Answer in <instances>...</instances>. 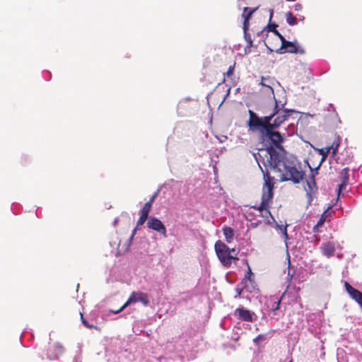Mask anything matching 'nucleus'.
I'll use <instances>...</instances> for the list:
<instances>
[{
  "mask_svg": "<svg viewBox=\"0 0 362 362\" xmlns=\"http://www.w3.org/2000/svg\"><path fill=\"white\" fill-rule=\"evenodd\" d=\"M248 112L250 118L247 126L252 132L259 133V140L263 146L259 149L260 153L253 154L258 165L262 162L267 168L264 157L269 156L267 162L272 169L281 173V181L300 183L303 180L304 172L301 170L300 164L297 167L298 160L296 158L286 156V151L282 146L286 138L294 133L295 125L290 124L287 129H284V132H281L277 130L278 129L261 124L259 115L252 110H249Z\"/></svg>",
  "mask_w": 362,
  "mask_h": 362,
  "instance_id": "obj_1",
  "label": "nucleus"
},
{
  "mask_svg": "<svg viewBox=\"0 0 362 362\" xmlns=\"http://www.w3.org/2000/svg\"><path fill=\"white\" fill-rule=\"evenodd\" d=\"M274 101L275 105L272 112L264 117H259V121L264 125L279 129L285 121H287L290 117L298 113V112L292 109L285 108L286 103H281L280 100H277L275 98Z\"/></svg>",
  "mask_w": 362,
  "mask_h": 362,
  "instance_id": "obj_2",
  "label": "nucleus"
},
{
  "mask_svg": "<svg viewBox=\"0 0 362 362\" xmlns=\"http://www.w3.org/2000/svg\"><path fill=\"white\" fill-rule=\"evenodd\" d=\"M259 167L263 174L264 183L262 189V202L258 209L259 213H261L262 210L265 209L267 213L271 214L267 210V208L269 207V202L272 199L274 195V184L272 183L273 177L270 176L267 170H264L260 165Z\"/></svg>",
  "mask_w": 362,
  "mask_h": 362,
  "instance_id": "obj_3",
  "label": "nucleus"
},
{
  "mask_svg": "<svg viewBox=\"0 0 362 362\" xmlns=\"http://www.w3.org/2000/svg\"><path fill=\"white\" fill-rule=\"evenodd\" d=\"M141 303L144 306L149 305L148 295L141 291H134L129 296L127 301L118 310H109L108 312L112 314H118L122 312L126 307L132 303Z\"/></svg>",
  "mask_w": 362,
  "mask_h": 362,
  "instance_id": "obj_4",
  "label": "nucleus"
},
{
  "mask_svg": "<svg viewBox=\"0 0 362 362\" xmlns=\"http://www.w3.org/2000/svg\"><path fill=\"white\" fill-rule=\"evenodd\" d=\"M216 253L221 261V262L226 267L231 264V261L233 259L230 255V248L223 242L218 240L215 244Z\"/></svg>",
  "mask_w": 362,
  "mask_h": 362,
  "instance_id": "obj_5",
  "label": "nucleus"
},
{
  "mask_svg": "<svg viewBox=\"0 0 362 362\" xmlns=\"http://www.w3.org/2000/svg\"><path fill=\"white\" fill-rule=\"evenodd\" d=\"M277 54H282L285 53L291 54H305V49L300 46L298 41L293 42L284 40L281 47L275 51Z\"/></svg>",
  "mask_w": 362,
  "mask_h": 362,
  "instance_id": "obj_6",
  "label": "nucleus"
},
{
  "mask_svg": "<svg viewBox=\"0 0 362 362\" xmlns=\"http://www.w3.org/2000/svg\"><path fill=\"white\" fill-rule=\"evenodd\" d=\"M234 316L242 321L250 322L256 321L257 318L255 313L251 312L243 306H240L235 310Z\"/></svg>",
  "mask_w": 362,
  "mask_h": 362,
  "instance_id": "obj_7",
  "label": "nucleus"
},
{
  "mask_svg": "<svg viewBox=\"0 0 362 362\" xmlns=\"http://www.w3.org/2000/svg\"><path fill=\"white\" fill-rule=\"evenodd\" d=\"M146 224L149 229L159 233L165 238L168 236L167 230L165 225L158 218L153 216H150Z\"/></svg>",
  "mask_w": 362,
  "mask_h": 362,
  "instance_id": "obj_8",
  "label": "nucleus"
},
{
  "mask_svg": "<svg viewBox=\"0 0 362 362\" xmlns=\"http://www.w3.org/2000/svg\"><path fill=\"white\" fill-rule=\"evenodd\" d=\"M344 287L349 296L354 300L362 309V292L354 288L347 281L344 282Z\"/></svg>",
  "mask_w": 362,
  "mask_h": 362,
  "instance_id": "obj_9",
  "label": "nucleus"
},
{
  "mask_svg": "<svg viewBox=\"0 0 362 362\" xmlns=\"http://www.w3.org/2000/svg\"><path fill=\"white\" fill-rule=\"evenodd\" d=\"M306 185L307 187H305V189L308 202L310 204L313 201V194H315L317 191L315 179H313V175L308 177V178L306 180Z\"/></svg>",
  "mask_w": 362,
  "mask_h": 362,
  "instance_id": "obj_10",
  "label": "nucleus"
},
{
  "mask_svg": "<svg viewBox=\"0 0 362 362\" xmlns=\"http://www.w3.org/2000/svg\"><path fill=\"white\" fill-rule=\"evenodd\" d=\"M63 351V346L60 344L56 343L53 346L49 347L47 354V358L49 360L57 359Z\"/></svg>",
  "mask_w": 362,
  "mask_h": 362,
  "instance_id": "obj_11",
  "label": "nucleus"
},
{
  "mask_svg": "<svg viewBox=\"0 0 362 362\" xmlns=\"http://www.w3.org/2000/svg\"><path fill=\"white\" fill-rule=\"evenodd\" d=\"M281 298L282 296L280 298L276 296H271L269 299L267 300V303L265 304L268 309V311L275 312L277 310H279Z\"/></svg>",
  "mask_w": 362,
  "mask_h": 362,
  "instance_id": "obj_12",
  "label": "nucleus"
},
{
  "mask_svg": "<svg viewBox=\"0 0 362 362\" xmlns=\"http://www.w3.org/2000/svg\"><path fill=\"white\" fill-rule=\"evenodd\" d=\"M341 183L339 185L338 194L346 186L349 180V168H344L341 172Z\"/></svg>",
  "mask_w": 362,
  "mask_h": 362,
  "instance_id": "obj_13",
  "label": "nucleus"
},
{
  "mask_svg": "<svg viewBox=\"0 0 362 362\" xmlns=\"http://www.w3.org/2000/svg\"><path fill=\"white\" fill-rule=\"evenodd\" d=\"M322 250L323 255L329 257L334 255L335 252V245L334 243L332 242H328L322 245Z\"/></svg>",
  "mask_w": 362,
  "mask_h": 362,
  "instance_id": "obj_14",
  "label": "nucleus"
},
{
  "mask_svg": "<svg viewBox=\"0 0 362 362\" xmlns=\"http://www.w3.org/2000/svg\"><path fill=\"white\" fill-rule=\"evenodd\" d=\"M223 235L226 238V240L230 243L234 238V230L229 226H224L223 228Z\"/></svg>",
  "mask_w": 362,
  "mask_h": 362,
  "instance_id": "obj_15",
  "label": "nucleus"
},
{
  "mask_svg": "<svg viewBox=\"0 0 362 362\" xmlns=\"http://www.w3.org/2000/svg\"><path fill=\"white\" fill-rule=\"evenodd\" d=\"M256 10L257 8H250L248 7H245L243 8V13L242 15L243 19L250 20L252 14L255 13Z\"/></svg>",
  "mask_w": 362,
  "mask_h": 362,
  "instance_id": "obj_16",
  "label": "nucleus"
},
{
  "mask_svg": "<svg viewBox=\"0 0 362 362\" xmlns=\"http://www.w3.org/2000/svg\"><path fill=\"white\" fill-rule=\"evenodd\" d=\"M273 10H270V15H269V24L267 25V26L265 28V29H267V32H272L273 33V30H276V28L278 26V25L273 22L272 23L271 21H272V18L273 17Z\"/></svg>",
  "mask_w": 362,
  "mask_h": 362,
  "instance_id": "obj_17",
  "label": "nucleus"
},
{
  "mask_svg": "<svg viewBox=\"0 0 362 362\" xmlns=\"http://www.w3.org/2000/svg\"><path fill=\"white\" fill-rule=\"evenodd\" d=\"M286 20L287 23L291 26L296 25L298 23L297 18L293 16L291 12L286 13Z\"/></svg>",
  "mask_w": 362,
  "mask_h": 362,
  "instance_id": "obj_18",
  "label": "nucleus"
},
{
  "mask_svg": "<svg viewBox=\"0 0 362 362\" xmlns=\"http://www.w3.org/2000/svg\"><path fill=\"white\" fill-rule=\"evenodd\" d=\"M339 136H336L334 141L332 143V145L331 146H328L329 148H330V150H332V154L337 153L338 148L339 146Z\"/></svg>",
  "mask_w": 362,
  "mask_h": 362,
  "instance_id": "obj_19",
  "label": "nucleus"
},
{
  "mask_svg": "<svg viewBox=\"0 0 362 362\" xmlns=\"http://www.w3.org/2000/svg\"><path fill=\"white\" fill-rule=\"evenodd\" d=\"M262 86H265V87H267L270 91L272 92V93L274 95V98H275L274 97V90L273 88H272L271 86V84H270V79L268 78H264V77H262V82L260 83Z\"/></svg>",
  "mask_w": 362,
  "mask_h": 362,
  "instance_id": "obj_20",
  "label": "nucleus"
},
{
  "mask_svg": "<svg viewBox=\"0 0 362 362\" xmlns=\"http://www.w3.org/2000/svg\"><path fill=\"white\" fill-rule=\"evenodd\" d=\"M152 208V204L148 203V202L144 204L143 208L141 210V214H144L148 216L149 212Z\"/></svg>",
  "mask_w": 362,
  "mask_h": 362,
  "instance_id": "obj_21",
  "label": "nucleus"
},
{
  "mask_svg": "<svg viewBox=\"0 0 362 362\" xmlns=\"http://www.w3.org/2000/svg\"><path fill=\"white\" fill-rule=\"evenodd\" d=\"M244 37H245V41L247 42V45L245 47V53H247V48H250L252 47V40L251 38V36L249 33H244Z\"/></svg>",
  "mask_w": 362,
  "mask_h": 362,
  "instance_id": "obj_22",
  "label": "nucleus"
},
{
  "mask_svg": "<svg viewBox=\"0 0 362 362\" xmlns=\"http://www.w3.org/2000/svg\"><path fill=\"white\" fill-rule=\"evenodd\" d=\"M287 259L288 261V274H287L286 281H287V282H288V284H290L295 272H294V271L292 273L291 272V269H290L291 262H290L289 255H288Z\"/></svg>",
  "mask_w": 362,
  "mask_h": 362,
  "instance_id": "obj_23",
  "label": "nucleus"
},
{
  "mask_svg": "<svg viewBox=\"0 0 362 362\" xmlns=\"http://www.w3.org/2000/svg\"><path fill=\"white\" fill-rule=\"evenodd\" d=\"M330 151V148L326 147L325 148H321L319 150L320 154L322 156V158L321 160V163L325 160V158L327 157Z\"/></svg>",
  "mask_w": 362,
  "mask_h": 362,
  "instance_id": "obj_24",
  "label": "nucleus"
},
{
  "mask_svg": "<svg viewBox=\"0 0 362 362\" xmlns=\"http://www.w3.org/2000/svg\"><path fill=\"white\" fill-rule=\"evenodd\" d=\"M276 228L281 231L286 240L288 239V235L287 233L286 226L279 225L276 223Z\"/></svg>",
  "mask_w": 362,
  "mask_h": 362,
  "instance_id": "obj_25",
  "label": "nucleus"
},
{
  "mask_svg": "<svg viewBox=\"0 0 362 362\" xmlns=\"http://www.w3.org/2000/svg\"><path fill=\"white\" fill-rule=\"evenodd\" d=\"M81 322L83 323V325L86 327L87 328H89V329H97V327L93 325H91L83 317V314L81 313Z\"/></svg>",
  "mask_w": 362,
  "mask_h": 362,
  "instance_id": "obj_26",
  "label": "nucleus"
},
{
  "mask_svg": "<svg viewBox=\"0 0 362 362\" xmlns=\"http://www.w3.org/2000/svg\"><path fill=\"white\" fill-rule=\"evenodd\" d=\"M267 334H259L253 339L254 344L258 345L260 342H262L267 339Z\"/></svg>",
  "mask_w": 362,
  "mask_h": 362,
  "instance_id": "obj_27",
  "label": "nucleus"
},
{
  "mask_svg": "<svg viewBox=\"0 0 362 362\" xmlns=\"http://www.w3.org/2000/svg\"><path fill=\"white\" fill-rule=\"evenodd\" d=\"M148 216L141 214L140 217L139 218V220L137 221L136 223V228L139 226L143 225L146 221H148Z\"/></svg>",
  "mask_w": 362,
  "mask_h": 362,
  "instance_id": "obj_28",
  "label": "nucleus"
},
{
  "mask_svg": "<svg viewBox=\"0 0 362 362\" xmlns=\"http://www.w3.org/2000/svg\"><path fill=\"white\" fill-rule=\"evenodd\" d=\"M321 165V163H319V165L315 168H313L309 165L310 170V176L313 175V179H315V176L318 174V170Z\"/></svg>",
  "mask_w": 362,
  "mask_h": 362,
  "instance_id": "obj_29",
  "label": "nucleus"
},
{
  "mask_svg": "<svg viewBox=\"0 0 362 362\" xmlns=\"http://www.w3.org/2000/svg\"><path fill=\"white\" fill-rule=\"evenodd\" d=\"M160 189H161V187L160 188H158L154 193L152 195V197L150 198L149 201L148 202V203L153 204V203L154 202L155 199L158 197V194L160 191Z\"/></svg>",
  "mask_w": 362,
  "mask_h": 362,
  "instance_id": "obj_30",
  "label": "nucleus"
},
{
  "mask_svg": "<svg viewBox=\"0 0 362 362\" xmlns=\"http://www.w3.org/2000/svg\"><path fill=\"white\" fill-rule=\"evenodd\" d=\"M325 212H324V214L321 216V217L320 218V219L315 224V228H320L324 224V223L325 221Z\"/></svg>",
  "mask_w": 362,
  "mask_h": 362,
  "instance_id": "obj_31",
  "label": "nucleus"
},
{
  "mask_svg": "<svg viewBox=\"0 0 362 362\" xmlns=\"http://www.w3.org/2000/svg\"><path fill=\"white\" fill-rule=\"evenodd\" d=\"M250 26V20L244 19L243 29L244 33H247Z\"/></svg>",
  "mask_w": 362,
  "mask_h": 362,
  "instance_id": "obj_32",
  "label": "nucleus"
},
{
  "mask_svg": "<svg viewBox=\"0 0 362 362\" xmlns=\"http://www.w3.org/2000/svg\"><path fill=\"white\" fill-rule=\"evenodd\" d=\"M273 33L279 38L281 44L284 40H286L285 37L277 30H273Z\"/></svg>",
  "mask_w": 362,
  "mask_h": 362,
  "instance_id": "obj_33",
  "label": "nucleus"
},
{
  "mask_svg": "<svg viewBox=\"0 0 362 362\" xmlns=\"http://www.w3.org/2000/svg\"><path fill=\"white\" fill-rule=\"evenodd\" d=\"M293 9L296 11H300L303 9V6H302V4L297 3V4H294Z\"/></svg>",
  "mask_w": 362,
  "mask_h": 362,
  "instance_id": "obj_34",
  "label": "nucleus"
},
{
  "mask_svg": "<svg viewBox=\"0 0 362 362\" xmlns=\"http://www.w3.org/2000/svg\"><path fill=\"white\" fill-rule=\"evenodd\" d=\"M260 223H261V221H257L251 222L250 223V227H252L253 228H255L258 227V226L260 224Z\"/></svg>",
  "mask_w": 362,
  "mask_h": 362,
  "instance_id": "obj_35",
  "label": "nucleus"
},
{
  "mask_svg": "<svg viewBox=\"0 0 362 362\" xmlns=\"http://www.w3.org/2000/svg\"><path fill=\"white\" fill-rule=\"evenodd\" d=\"M233 67L230 66L226 73L227 76H230V75H232L233 74Z\"/></svg>",
  "mask_w": 362,
  "mask_h": 362,
  "instance_id": "obj_36",
  "label": "nucleus"
},
{
  "mask_svg": "<svg viewBox=\"0 0 362 362\" xmlns=\"http://www.w3.org/2000/svg\"><path fill=\"white\" fill-rule=\"evenodd\" d=\"M327 110L328 111H334V112H335L334 107L332 104H331V103L329 104V105L327 107Z\"/></svg>",
  "mask_w": 362,
  "mask_h": 362,
  "instance_id": "obj_37",
  "label": "nucleus"
},
{
  "mask_svg": "<svg viewBox=\"0 0 362 362\" xmlns=\"http://www.w3.org/2000/svg\"><path fill=\"white\" fill-rule=\"evenodd\" d=\"M136 228H134V229L133 230V231H132V235H131V237L129 238V240H130V241H132V240H133L134 236V235H135V233H136Z\"/></svg>",
  "mask_w": 362,
  "mask_h": 362,
  "instance_id": "obj_38",
  "label": "nucleus"
},
{
  "mask_svg": "<svg viewBox=\"0 0 362 362\" xmlns=\"http://www.w3.org/2000/svg\"><path fill=\"white\" fill-rule=\"evenodd\" d=\"M226 139H227V136H222V137L219 139V141H220L221 142H224Z\"/></svg>",
  "mask_w": 362,
  "mask_h": 362,
  "instance_id": "obj_39",
  "label": "nucleus"
},
{
  "mask_svg": "<svg viewBox=\"0 0 362 362\" xmlns=\"http://www.w3.org/2000/svg\"><path fill=\"white\" fill-rule=\"evenodd\" d=\"M313 231L314 233H318L319 232V228H315V225L314 226L313 228Z\"/></svg>",
  "mask_w": 362,
  "mask_h": 362,
  "instance_id": "obj_40",
  "label": "nucleus"
},
{
  "mask_svg": "<svg viewBox=\"0 0 362 362\" xmlns=\"http://www.w3.org/2000/svg\"><path fill=\"white\" fill-rule=\"evenodd\" d=\"M242 290H243L242 288H240V289L239 288H236V291H237V293H238V296H240Z\"/></svg>",
  "mask_w": 362,
  "mask_h": 362,
  "instance_id": "obj_41",
  "label": "nucleus"
},
{
  "mask_svg": "<svg viewBox=\"0 0 362 362\" xmlns=\"http://www.w3.org/2000/svg\"><path fill=\"white\" fill-rule=\"evenodd\" d=\"M265 45H266V47H267V49H268L269 52H270V53H271V52H272L274 51L272 48H270V47H269L268 45H267L266 44H265Z\"/></svg>",
  "mask_w": 362,
  "mask_h": 362,
  "instance_id": "obj_42",
  "label": "nucleus"
},
{
  "mask_svg": "<svg viewBox=\"0 0 362 362\" xmlns=\"http://www.w3.org/2000/svg\"><path fill=\"white\" fill-rule=\"evenodd\" d=\"M264 32V30H262V31H260V32H258V33H257V35H258L259 36H260V35H262V36H263Z\"/></svg>",
  "mask_w": 362,
  "mask_h": 362,
  "instance_id": "obj_43",
  "label": "nucleus"
},
{
  "mask_svg": "<svg viewBox=\"0 0 362 362\" xmlns=\"http://www.w3.org/2000/svg\"><path fill=\"white\" fill-rule=\"evenodd\" d=\"M248 276H247L248 279H250V275L252 274V271L249 269Z\"/></svg>",
  "mask_w": 362,
  "mask_h": 362,
  "instance_id": "obj_44",
  "label": "nucleus"
},
{
  "mask_svg": "<svg viewBox=\"0 0 362 362\" xmlns=\"http://www.w3.org/2000/svg\"><path fill=\"white\" fill-rule=\"evenodd\" d=\"M304 18H304V16H300V17H299V19H300V21H303V20H304Z\"/></svg>",
  "mask_w": 362,
  "mask_h": 362,
  "instance_id": "obj_45",
  "label": "nucleus"
},
{
  "mask_svg": "<svg viewBox=\"0 0 362 362\" xmlns=\"http://www.w3.org/2000/svg\"><path fill=\"white\" fill-rule=\"evenodd\" d=\"M45 74H47V75H49V76L50 75V73H49V71H45Z\"/></svg>",
  "mask_w": 362,
  "mask_h": 362,
  "instance_id": "obj_46",
  "label": "nucleus"
},
{
  "mask_svg": "<svg viewBox=\"0 0 362 362\" xmlns=\"http://www.w3.org/2000/svg\"><path fill=\"white\" fill-rule=\"evenodd\" d=\"M117 219H115V221H114V224H115V225L117 223Z\"/></svg>",
  "mask_w": 362,
  "mask_h": 362,
  "instance_id": "obj_47",
  "label": "nucleus"
},
{
  "mask_svg": "<svg viewBox=\"0 0 362 362\" xmlns=\"http://www.w3.org/2000/svg\"><path fill=\"white\" fill-rule=\"evenodd\" d=\"M250 52V48H247V53Z\"/></svg>",
  "mask_w": 362,
  "mask_h": 362,
  "instance_id": "obj_48",
  "label": "nucleus"
},
{
  "mask_svg": "<svg viewBox=\"0 0 362 362\" xmlns=\"http://www.w3.org/2000/svg\"><path fill=\"white\" fill-rule=\"evenodd\" d=\"M289 362H292V361H290Z\"/></svg>",
  "mask_w": 362,
  "mask_h": 362,
  "instance_id": "obj_49",
  "label": "nucleus"
},
{
  "mask_svg": "<svg viewBox=\"0 0 362 362\" xmlns=\"http://www.w3.org/2000/svg\"><path fill=\"white\" fill-rule=\"evenodd\" d=\"M240 0H238V1H240Z\"/></svg>",
  "mask_w": 362,
  "mask_h": 362,
  "instance_id": "obj_50",
  "label": "nucleus"
}]
</instances>
